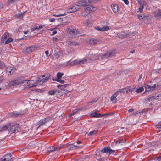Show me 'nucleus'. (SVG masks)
I'll return each instance as SVG.
<instances>
[{"mask_svg":"<svg viewBox=\"0 0 161 161\" xmlns=\"http://www.w3.org/2000/svg\"><path fill=\"white\" fill-rule=\"evenodd\" d=\"M90 3V1L89 0H80L77 2L78 5L80 6V8L81 7L87 6V4Z\"/></svg>","mask_w":161,"mask_h":161,"instance_id":"obj_9","label":"nucleus"},{"mask_svg":"<svg viewBox=\"0 0 161 161\" xmlns=\"http://www.w3.org/2000/svg\"><path fill=\"white\" fill-rule=\"evenodd\" d=\"M50 22H54L55 21V19L54 18H51L49 19Z\"/></svg>","mask_w":161,"mask_h":161,"instance_id":"obj_59","label":"nucleus"},{"mask_svg":"<svg viewBox=\"0 0 161 161\" xmlns=\"http://www.w3.org/2000/svg\"><path fill=\"white\" fill-rule=\"evenodd\" d=\"M99 42L97 39L91 38L89 40V42L92 45H96L99 43Z\"/></svg>","mask_w":161,"mask_h":161,"instance_id":"obj_29","label":"nucleus"},{"mask_svg":"<svg viewBox=\"0 0 161 161\" xmlns=\"http://www.w3.org/2000/svg\"><path fill=\"white\" fill-rule=\"evenodd\" d=\"M86 9L88 11L90 12H94L97 10V8L94 7L92 5H87Z\"/></svg>","mask_w":161,"mask_h":161,"instance_id":"obj_22","label":"nucleus"},{"mask_svg":"<svg viewBox=\"0 0 161 161\" xmlns=\"http://www.w3.org/2000/svg\"><path fill=\"white\" fill-rule=\"evenodd\" d=\"M38 47L36 45H33L24 49L23 50V52L25 54H28L36 50Z\"/></svg>","mask_w":161,"mask_h":161,"instance_id":"obj_2","label":"nucleus"},{"mask_svg":"<svg viewBox=\"0 0 161 161\" xmlns=\"http://www.w3.org/2000/svg\"><path fill=\"white\" fill-rule=\"evenodd\" d=\"M63 145H60L59 147H56V148H55L54 149H53L54 151H58L60 150V149L62 148L63 147Z\"/></svg>","mask_w":161,"mask_h":161,"instance_id":"obj_43","label":"nucleus"},{"mask_svg":"<svg viewBox=\"0 0 161 161\" xmlns=\"http://www.w3.org/2000/svg\"><path fill=\"white\" fill-rule=\"evenodd\" d=\"M45 27V25H40L38 27V29H40L43 28V27Z\"/></svg>","mask_w":161,"mask_h":161,"instance_id":"obj_57","label":"nucleus"},{"mask_svg":"<svg viewBox=\"0 0 161 161\" xmlns=\"http://www.w3.org/2000/svg\"><path fill=\"white\" fill-rule=\"evenodd\" d=\"M98 98H96L93 99L92 101H91L90 102H89V103L93 104L94 103L97 102L98 100Z\"/></svg>","mask_w":161,"mask_h":161,"instance_id":"obj_46","label":"nucleus"},{"mask_svg":"<svg viewBox=\"0 0 161 161\" xmlns=\"http://www.w3.org/2000/svg\"><path fill=\"white\" fill-rule=\"evenodd\" d=\"M80 147V146H78L73 144H69L67 146L69 150H74Z\"/></svg>","mask_w":161,"mask_h":161,"instance_id":"obj_24","label":"nucleus"},{"mask_svg":"<svg viewBox=\"0 0 161 161\" xmlns=\"http://www.w3.org/2000/svg\"><path fill=\"white\" fill-rule=\"evenodd\" d=\"M112 10L114 13H117L119 11L118 5L116 4H114L112 5L111 6Z\"/></svg>","mask_w":161,"mask_h":161,"instance_id":"obj_23","label":"nucleus"},{"mask_svg":"<svg viewBox=\"0 0 161 161\" xmlns=\"http://www.w3.org/2000/svg\"><path fill=\"white\" fill-rule=\"evenodd\" d=\"M156 127V128L158 129L157 132L158 131L159 132L161 131V121L158 123Z\"/></svg>","mask_w":161,"mask_h":161,"instance_id":"obj_39","label":"nucleus"},{"mask_svg":"<svg viewBox=\"0 0 161 161\" xmlns=\"http://www.w3.org/2000/svg\"><path fill=\"white\" fill-rule=\"evenodd\" d=\"M80 62L79 60H77L72 61H69L68 63V64L70 66H74L76 65L79 64V62Z\"/></svg>","mask_w":161,"mask_h":161,"instance_id":"obj_25","label":"nucleus"},{"mask_svg":"<svg viewBox=\"0 0 161 161\" xmlns=\"http://www.w3.org/2000/svg\"><path fill=\"white\" fill-rule=\"evenodd\" d=\"M79 64L81 66H84L87 63L91 62V59L88 58H85L81 60H79Z\"/></svg>","mask_w":161,"mask_h":161,"instance_id":"obj_12","label":"nucleus"},{"mask_svg":"<svg viewBox=\"0 0 161 161\" xmlns=\"http://www.w3.org/2000/svg\"><path fill=\"white\" fill-rule=\"evenodd\" d=\"M107 53L109 57H111L114 56L117 53V51L116 50H115L110 52H107Z\"/></svg>","mask_w":161,"mask_h":161,"instance_id":"obj_31","label":"nucleus"},{"mask_svg":"<svg viewBox=\"0 0 161 161\" xmlns=\"http://www.w3.org/2000/svg\"><path fill=\"white\" fill-rule=\"evenodd\" d=\"M16 0H8L7 2L8 6H9L11 4H12L13 2H14Z\"/></svg>","mask_w":161,"mask_h":161,"instance_id":"obj_48","label":"nucleus"},{"mask_svg":"<svg viewBox=\"0 0 161 161\" xmlns=\"http://www.w3.org/2000/svg\"><path fill=\"white\" fill-rule=\"evenodd\" d=\"M53 80L56 81L62 84H64L65 82V81L64 80H62L60 79H53Z\"/></svg>","mask_w":161,"mask_h":161,"instance_id":"obj_41","label":"nucleus"},{"mask_svg":"<svg viewBox=\"0 0 161 161\" xmlns=\"http://www.w3.org/2000/svg\"><path fill=\"white\" fill-rule=\"evenodd\" d=\"M126 142V141L125 139H120L116 141V144H122V143H125Z\"/></svg>","mask_w":161,"mask_h":161,"instance_id":"obj_35","label":"nucleus"},{"mask_svg":"<svg viewBox=\"0 0 161 161\" xmlns=\"http://www.w3.org/2000/svg\"><path fill=\"white\" fill-rule=\"evenodd\" d=\"M49 77V76H47L46 77L45 75H43L38 78L37 79V82L42 83L46 82L48 80Z\"/></svg>","mask_w":161,"mask_h":161,"instance_id":"obj_10","label":"nucleus"},{"mask_svg":"<svg viewBox=\"0 0 161 161\" xmlns=\"http://www.w3.org/2000/svg\"><path fill=\"white\" fill-rule=\"evenodd\" d=\"M97 132H98L97 130H94V131L90 132L89 133H88V135H92L93 134H96V133H97Z\"/></svg>","mask_w":161,"mask_h":161,"instance_id":"obj_44","label":"nucleus"},{"mask_svg":"<svg viewBox=\"0 0 161 161\" xmlns=\"http://www.w3.org/2000/svg\"><path fill=\"white\" fill-rule=\"evenodd\" d=\"M102 25L103 26L102 27L100 28L98 26H97L95 27V29L99 31H106L109 29V28L108 26V23L107 21L102 22Z\"/></svg>","mask_w":161,"mask_h":161,"instance_id":"obj_3","label":"nucleus"},{"mask_svg":"<svg viewBox=\"0 0 161 161\" xmlns=\"http://www.w3.org/2000/svg\"><path fill=\"white\" fill-rule=\"evenodd\" d=\"M38 124L39 125H40L42 124H44L42 119L39 121Z\"/></svg>","mask_w":161,"mask_h":161,"instance_id":"obj_53","label":"nucleus"},{"mask_svg":"<svg viewBox=\"0 0 161 161\" xmlns=\"http://www.w3.org/2000/svg\"><path fill=\"white\" fill-rule=\"evenodd\" d=\"M126 4L128 5L129 4V1L128 0H122Z\"/></svg>","mask_w":161,"mask_h":161,"instance_id":"obj_56","label":"nucleus"},{"mask_svg":"<svg viewBox=\"0 0 161 161\" xmlns=\"http://www.w3.org/2000/svg\"><path fill=\"white\" fill-rule=\"evenodd\" d=\"M44 124H45L46 122H47V121H48V118H46L44 119H42Z\"/></svg>","mask_w":161,"mask_h":161,"instance_id":"obj_52","label":"nucleus"},{"mask_svg":"<svg viewBox=\"0 0 161 161\" xmlns=\"http://www.w3.org/2000/svg\"><path fill=\"white\" fill-rule=\"evenodd\" d=\"M134 89L132 88H128V92H132L134 90Z\"/></svg>","mask_w":161,"mask_h":161,"instance_id":"obj_54","label":"nucleus"},{"mask_svg":"<svg viewBox=\"0 0 161 161\" xmlns=\"http://www.w3.org/2000/svg\"><path fill=\"white\" fill-rule=\"evenodd\" d=\"M80 9V6L77 4H74L71 5L67 9V13H71L79 10Z\"/></svg>","mask_w":161,"mask_h":161,"instance_id":"obj_4","label":"nucleus"},{"mask_svg":"<svg viewBox=\"0 0 161 161\" xmlns=\"http://www.w3.org/2000/svg\"><path fill=\"white\" fill-rule=\"evenodd\" d=\"M3 79V78L2 76H0V83L1 82Z\"/></svg>","mask_w":161,"mask_h":161,"instance_id":"obj_63","label":"nucleus"},{"mask_svg":"<svg viewBox=\"0 0 161 161\" xmlns=\"http://www.w3.org/2000/svg\"><path fill=\"white\" fill-rule=\"evenodd\" d=\"M89 58L91 59V62L92 61L99 59V56L97 54H90V57Z\"/></svg>","mask_w":161,"mask_h":161,"instance_id":"obj_18","label":"nucleus"},{"mask_svg":"<svg viewBox=\"0 0 161 161\" xmlns=\"http://www.w3.org/2000/svg\"><path fill=\"white\" fill-rule=\"evenodd\" d=\"M118 93L117 92L114 93L112 95L110 98V99L111 101H112L113 103H115L117 101L116 97L118 96Z\"/></svg>","mask_w":161,"mask_h":161,"instance_id":"obj_20","label":"nucleus"},{"mask_svg":"<svg viewBox=\"0 0 161 161\" xmlns=\"http://www.w3.org/2000/svg\"><path fill=\"white\" fill-rule=\"evenodd\" d=\"M65 15H66V14L65 13H63V14H54L53 15V16H55V17H60V16H64Z\"/></svg>","mask_w":161,"mask_h":161,"instance_id":"obj_47","label":"nucleus"},{"mask_svg":"<svg viewBox=\"0 0 161 161\" xmlns=\"http://www.w3.org/2000/svg\"><path fill=\"white\" fill-rule=\"evenodd\" d=\"M13 41V39L10 37H8L6 41H5V44H7Z\"/></svg>","mask_w":161,"mask_h":161,"instance_id":"obj_38","label":"nucleus"},{"mask_svg":"<svg viewBox=\"0 0 161 161\" xmlns=\"http://www.w3.org/2000/svg\"><path fill=\"white\" fill-rule=\"evenodd\" d=\"M129 34L127 32H121L120 34V36H122L123 37H126L128 36Z\"/></svg>","mask_w":161,"mask_h":161,"instance_id":"obj_36","label":"nucleus"},{"mask_svg":"<svg viewBox=\"0 0 161 161\" xmlns=\"http://www.w3.org/2000/svg\"><path fill=\"white\" fill-rule=\"evenodd\" d=\"M156 87V85L154 84L153 86H150L148 85H146L145 86L146 89V91H149L151 90H153L155 87Z\"/></svg>","mask_w":161,"mask_h":161,"instance_id":"obj_26","label":"nucleus"},{"mask_svg":"<svg viewBox=\"0 0 161 161\" xmlns=\"http://www.w3.org/2000/svg\"><path fill=\"white\" fill-rule=\"evenodd\" d=\"M53 41H55L56 42L58 41V38H55V37H53Z\"/></svg>","mask_w":161,"mask_h":161,"instance_id":"obj_61","label":"nucleus"},{"mask_svg":"<svg viewBox=\"0 0 161 161\" xmlns=\"http://www.w3.org/2000/svg\"><path fill=\"white\" fill-rule=\"evenodd\" d=\"M24 83V81L23 80L17 79L15 80L10 81L8 83V85L10 86H15L19 84H21Z\"/></svg>","mask_w":161,"mask_h":161,"instance_id":"obj_5","label":"nucleus"},{"mask_svg":"<svg viewBox=\"0 0 161 161\" xmlns=\"http://www.w3.org/2000/svg\"><path fill=\"white\" fill-rule=\"evenodd\" d=\"M24 83L26 84L27 86L29 87H31L33 86H36L37 85L36 83L34 82V81L32 80L27 81L23 80Z\"/></svg>","mask_w":161,"mask_h":161,"instance_id":"obj_7","label":"nucleus"},{"mask_svg":"<svg viewBox=\"0 0 161 161\" xmlns=\"http://www.w3.org/2000/svg\"><path fill=\"white\" fill-rule=\"evenodd\" d=\"M25 13V12H21L16 14L15 16L19 18L22 19L23 17V15Z\"/></svg>","mask_w":161,"mask_h":161,"instance_id":"obj_33","label":"nucleus"},{"mask_svg":"<svg viewBox=\"0 0 161 161\" xmlns=\"http://www.w3.org/2000/svg\"><path fill=\"white\" fill-rule=\"evenodd\" d=\"M144 90V88L143 87H140L136 89V91L137 93H140Z\"/></svg>","mask_w":161,"mask_h":161,"instance_id":"obj_42","label":"nucleus"},{"mask_svg":"<svg viewBox=\"0 0 161 161\" xmlns=\"http://www.w3.org/2000/svg\"><path fill=\"white\" fill-rule=\"evenodd\" d=\"M118 92H120V93H123L124 94L127 93L128 92V88H125L123 89H121L119 90Z\"/></svg>","mask_w":161,"mask_h":161,"instance_id":"obj_34","label":"nucleus"},{"mask_svg":"<svg viewBox=\"0 0 161 161\" xmlns=\"http://www.w3.org/2000/svg\"><path fill=\"white\" fill-rule=\"evenodd\" d=\"M56 92L53 90H51L49 91V94L51 95H54Z\"/></svg>","mask_w":161,"mask_h":161,"instance_id":"obj_51","label":"nucleus"},{"mask_svg":"<svg viewBox=\"0 0 161 161\" xmlns=\"http://www.w3.org/2000/svg\"><path fill=\"white\" fill-rule=\"evenodd\" d=\"M68 85V84H65V85H57V87L58 88L63 89L64 88H65Z\"/></svg>","mask_w":161,"mask_h":161,"instance_id":"obj_40","label":"nucleus"},{"mask_svg":"<svg viewBox=\"0 0 161 161\" xmlns=\"http://www.w3.org/2000/svg\"><path fill=\"white\" fill-rule=\"evenodd\" d=\"M153 13L154 16L156 19L158 20L161 19V10H156Z\"/></svg>","mask_w":161,"mask_h":161,"instance_id":"obj_11","label":"nucleus"},{"mask_svg":"<svg viewBox=\"0 0 161 161\" xmlns=\"http://www.w3.org/2000/svg\"><path fill=\"white\" fill-rule=\"evenodd\" d=\"M15 70V69L10 67H8L6 69V73L8 74V75H10L12 74L13 73Z\"/></svg>","mask_w":161,"mask_h":161,"instance_id":"obj_17","label":"nucleus"},{"mask_svg":"<svg viewBox=\"0 0 161 161\" xmlns=\"http://www.w3.org/2000/svg\"><path fill=\"white\" fill-rule=\"evenodd\" d=\"M67 43L70 46H76L78 45V43L75 41H68L67 42Z\"/></svg>","mask_w":161,"mask_h":161,"instance_id":"obj_32","label":"nucleus"},{"mask_svg":"<svg viewBox=\"0 0 161 161\" xmlns=\"http://www.w3.org/2000/svg\"><path fill=\"white\" fill-rule=\"evenodd\" d=\"M9 34L7 32H6L3 35L1 38V41L2 42H4L7 38L9 37Z\"/></svg>","mask_w":161,"mask_h":161,"instance_id":"obj_27","label":"nucleus"},{"mask_svg":"<svg viewBox=\"0 0 161 161\" xmlns=\"http://www.w3.org/2000/svg\"><path fill=\"white\" fill-rule=\"evenodd\" d=\"M19 126V125L18 124H10V127L9 128V131L11 133L15 132Z\"/></svg>","mask_w":161,"mask_h":161,"instance_id":"obj_8","label":"nucleus"},{"mask_svg":"<svg viewBox=\"0 0 161 161\" xmlns=\"http://www.w3.org/2000/svg\"><path fill=\"white\" fill-rule=\"evenodd\" d=\"M155 99L154 96H150L146 100V102L147 103H148L149 105H152L153 103L154 100H155Z\"/></svg>","mask_w":161,"mask_h":161,"instance_id":"obj_13","label":"nucleus"},{"mask_svg":"<svg viewBox=\"0 0 161 161\" xmlns=\"http://www.w3.org/2000/svg\"><path fill=\"white\" fill-rule=\"evenodd\" d=\"M47 152H53V151H53V148L52 149H49V148H48L47 150Z\"/></svg>","mask_w":161,"mask_h":161,"instance_id":"obj_60","label":"nucleus"},{"mask_svg":"<svg viewBox=\"0 0 161 161\" xmlns=\"http://www.w3.org/2000/svg\"><path fill=\"white\" fill-rule=\"evenodd\" d=\"M67 32L72 37H76L80 36L79 31L75 27L72 26L69 27L67 29Z\"/></svg>","mask_w":161,"mask_h":161,"instance_id":"obj_1","label":"nucleus"},{"mask_svg":"<svg viewBox=\"0 0 161 161\" xmlns=\"http://www.w3.org/2000/svg\"><path fill=\"white\" fill-rule=\"evenodd\" d=\"M138 18L139 20H145L148 18V16L145 14H140L138 15Z\"/></svg>","mask_w":161,"mask_h":161,"instance_id":"obj_28","label":"nucleus"},{"mask_svg":"<svg viewBox=\"0 0 161 161\" xmlns=\"http://www.w3.org/2000/svg\"><path fill=\"white\" fill-rule=\"evenodd\" d=\"M157 48L159 49H160V48H161V43L159 44L158 45V47H157Z\"/></svg>","mask_w":161,"mask_h":161,"instance_id":"obj_58","label":"nucleus"},{"mask_svg":"<svg viewBox=\"0 0 161 161\" xmlns=\"http://www.w3.org/2000/svg\"><path fill=\"white\" fill-rule=\"evenodd\" d=\"M64 75V74L63 73L58 72L57 74V78L56 79H61Z\"/></svg>","mask_w":161,"mask_h":161,"instance_id":"obj_37","label":"nucleus"},{"mask_svg":"<svg viewBox=\"0 0 161 161\" xmlns=\"http://www.w3.org/2000/svg\"><path fill=\"white\" fill-rule=\"evenodd\" d=\"M100 57H101V60L103 61V63L107 61L108 58L109 57L107 53L101 56L100 55Z\"/></svg>","mask_w":161,"mask_h":161,"instance_id":"obj_19","label":"nucleus"},{"mask_svg":"<svg viewBox=\"0 0 161 161\" xmlns=\"http://www.w3.org/2000/svg\"><path fill=\"white\" fill-rule=\"evenodd\" d=\"M10 125V123H8L5 125L0 126V131H3L7 130L9 131Z\"/></svg>","mask_w":161,"mask_h":161,"instance_id":"obj_16","label":"nucleus"},{"mask_svg":"<svg viewBox=\"0 0 161 161\" xmlns=\"http://www.w3.org/2000/svg\"><path fill=\"white\" fill-rule=\"evenodd\" d=\"M45 53L46 55V56L47 57L48 56V55L49 54V52L48 51H45Z\"/></svg>","mask_w":161,"mask_h":161,"instance_id":"obj_62","label":"nucleus"},{"mask_svg":"<svg viewBox=\"0 0 161 161\" xmlns=\"http://www.w3.org/2000/svg\"><path fill=\"white\" fill-rule=\"evenodd\" d=\"M91 117H101V114L98 113V111H93L90 114Z\"/></svg>","mask_w":161,"mask_h":161,"instance_id":"obj_21","label":"nucleus"},{"mask_svg":"<svg viewBox=\"0 0 161 161\" xmlns=\"http://www.w3.org/2000/svg\"><path fill=\"white\" fill-rule=\"evenodd\" d=\"M102 153H106L109 155L111 154H114L115 152L114 150H113L110 149L109 147H106L104 148L101 150Z\"/></svg>","mask_w":161,"mask_h":161,"instance_id":"obj_6","label":"nucleus"},{"mask_svg":"<svg viewBox=\"0 0 161 161\" xmlns=\"http://www.w3.org/2000/svg\"><path fill=\"white\" fill-rule=\"evenodd\" d=\"M24 114V113L23 112H20L19 113H18L17 112H13L12 113V114L13 116L16 117L21 116L23 115Z\"/></svg>","mask_w":161,"mask_h":161,"instance_id":"obj_30","label":"nucleus"},{"mask_svg":"<svg viewBox=\"0 0 161 161\" xmlns=\"http://www.w3.org/2000/svg\"><path fill=\"white\" fill-rule=\"evenodd\" d=\"M60 57V54L59 53H55L54 54V58L55 59H58Z\"/></svg>","mask_w":161,"mask_h":161,"instance_id":"obj_45","label":"nucleus"},{"mask_svg":"<svg viewBox=\"0 0 161 161\" xmlns=\"http://www.w3.org/2000/svg\"><path fill=\"white\" fill-rule=\"evenodd\" d=\"M5 67V65L4 63L2 61H0V69L2 68Z\"/></svg>","mask_w":161,"mask_h":161,"instance_id":"obj_50","label":"nucleus"},{"mask_svg":"<svg viewBox=\"0 0 161 161\" xmlns=\"http://www.w3.org/2000/svg\"><path fill=\"white\" fill-rule=\"evenodd\" d=\"M13 160L14 158H11V155L8 154L2 158L0 160V161H12Z\"/></svg>","mask_w":161,"mask_h":161,"instance_id":"obj_14","label":"nucleus"},{"mask_svg":"<svg viewBox=\"0 0 161 161\" xmlns=\"http://www.w3.org/2000/svg\"><path fill=\"white\" fill-rule=\"evenodd\" d=\"M142 77V74H141L139 76V78L138 79V81H140L141 80V79Z\"/></svg>","mask_w":161,"mask_h":161,"instance_id":"obj_55","label":"nucleus"},{"mask_svg":"<svg viewBox=\"0 0 161 161\" xmlns=\"http://www.w3.org/2000/svg\"><path fill=\"white\" fill-rule=\"evenodd\" d=\"M57 33V32L56 31H54L53 32L52 34H51V36H53L55 34H56Z\"/></svg>","mask_w":161,"mask_h":161,"instance_id":"obj_64","label":"nucleus"},{"mask_svg":"<svg viewBox=\"0 0 161 161\" xmlns=\"http://www.w3.org/2000/svg\"><path fill=\"white\" fill-rule=\"evenodd\" d=\"M155 99H157L158 100H161V94L157 95L156 97H155Z\"/></svg>","mask_w":161,"mask_h":161,"instance_id":"obj_49","label":"nucleus"},{"mask_svg":"<svg viewBox=\"0 0 161 161\" xmlns=\"http://www.w3.org/2000/svg\"><path fill=\"white\" fill-rule=\"evenodd\" d=\"M139 3L140 5V7L139 8V11L137 12H142L143 11V9L144 8V6L146 4L142 0H140L138 2Z\"/></svg>","mask_w":161,"mask_h":161,"instance_id":"obj_15","label":"nucleus"}]
</instances>
